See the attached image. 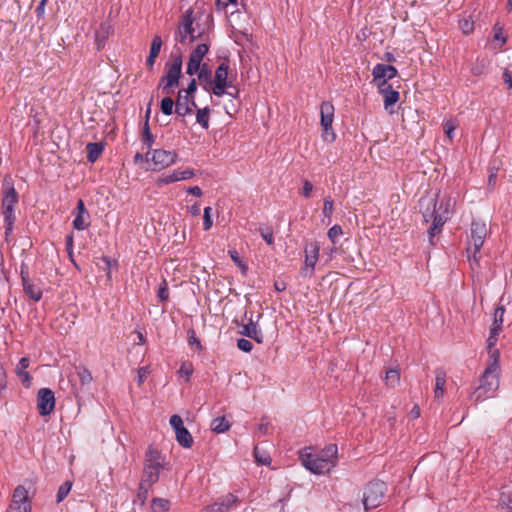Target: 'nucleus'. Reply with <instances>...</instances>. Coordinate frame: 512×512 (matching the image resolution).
I'll use <instances>...</instances> for the list:
<instances>
[{
	"label": "nucleus",
	"mask_w": 512,
	"mask_h": 512,
	"mask_svg": "<svg viewBox=\"0 0 512 512\" xmlns=\"http://www.w3.org/2000/svg\"><path fill=\"white\" fill-rule=\"evenodd\" d=\"M164 467V459L160 452L149 448L146 452L141 482L153 486L159 480L160 471L164 469Z\"/></svg>",
	"instance_id": "nucleus-1"
},
{
	"label": "nucleus",
	"mask_w": 512,
	"mask_h": 512,
	"mask_svg": "<svg viewBox=\"0 0 512 512\" xmlns=\"http://www.w3.org/2000/svg\"><path fill=\"white\" fill-rule=\"evenodd\" d=\"M489 233L487 224L481 220H474L471 224V234L467 253L469 261H473L476 265L479 264V257L477 254L482 248L484 241Z\"/></svg>",
	"instance_id": "nucleus-2"
},
{
	"label": "nucleus",
	"mask_w": 512,
	"mask_h": 512,
	"mask_svg": "<svg viewBox=\"0 0 512 512\" xmlns=\"http://www.w3.org/2000/svg\"><path fill=\"white\" fill-rule=\"evenodd\" d=\"M496 366L487 367L481 377L480 385L475 389L473 396L476 402L484 401L499 388V372Z\"/></svg>",
	"instance_id": "nucleus-3"
},
{
	"label": "nucleus",
	"mask_w": 512,
	"mask_h": 512,
	"mask_svg": "<svg viewBox=\"0 0 512 512\" xmlns=\"http://www.w3.org/2000/svg\"><path fill=\"white\" fill-rule=\"evenodd\" d=\"M18 203V193L16 192L12 179L6 176L3 181L2 190V215L4 220H9L11 223L12 218H16L14 214V207Z\"/></svg>",
	"instance_id": "nucleus-4"
},
{
	"label": "nucleus",
	"mask_w": 512,
	"mask_h": 512,
	"mask_svg": "<svg viewBox=\"0 0 512 512\" xmlns=\"http://www.w3.org/2000/svg\"><path fill=\"white\" fill-rule=\"evenodd\" d=\"M182 72V56L179 55L174 58L172 63L166 64V74L162 77L159 87L162 91L169 95L172 88L179 84V79Z\"/></svg>",
	"instance_id": "nucleus-5"
},
{
	"label": "nucleus",
	"mask_w": 512,
	"mask_h": 512,
	"mask_svg": "<svg viewBox=\"0 0 512 512\" xmlns=\"http://www.w3.org/2000/svg\"><path fill=\"white\" fill-rule=\"evenodd\" d=\"M386 484L383 481H371L365 488L363 494V505L365 510H370L378 507L385 495Z\"/></svg>",
	"instance_id": "nucleus-6"
},
{
	"label": "nucleus",
	"mask_w": 512,
	"mask_h": 512,
	"mask_svg": "<svg viewBox=\"0 0 512 512\" xmlns=\"http://www.w3.org/2000/svg\"><path fill=\"white\" fill-rule=\"evenodd\" d=\"M177 154L175 151H167L164 149H155L146 153L147 161H151L152 169L160 171L175 162Z\"/></svg>",
	"instance_id": "nucleus-7"
},
{
	"label": "nucleus",
	"mask_w": 512,
	"mask_h": 512,
	"mask_svg": "<svg viewBox=\"0 0 512 512\" xmlns=\"http://www.w3.org/2000/svg\"><path fill=\"white\" fill-rule=\"evenodd\" d=\"M321 126H322V137L327 142H333L336 135L332 129V123L334 119V106L331 102H323L321 104Z\"/></svg>",
	"instance_id": "nucleus-8"
},
{
	"label": "nucleus",
	"mask_w": 512,
	"mask_h": 512,
	"mask_svg": "<svg viewBox=\"0 0 512 512\" xmlns=\"http://www.w3.org/2000/svg\"><path fill=\"white\" fill-rule=\"evenodd\" d=\"M303 466L315 474H322L331 470V463L327 460L320 458L319 455H314L303 451L300 455Z\"/></svg>",
	"instance_id": "nucleus-9"
},
{
	"label": "nucleus",
	"mask_w": 512,
	"mask_h": 512,
	"mask_svg": "<svg viewBox=\"0 0 512 512\" xmlns=\"http://www.w3.org/2000/svg\"><path fill=\"white\" fill-rule=\"evenodd\" d=\"M193 10L188 9L181 17L180 23L176 31V40L184 43L190 36L191 41L195 40L194 28H193Z\"/></svg>",
	"instance_id": "nucleus-10"
},
{
	"label": "nucleus",
	"mask_w": 512,
	"mask_h": 512,
	"mask_svg": "<svg viewBox=\"0 0 512 512\" xmlns=\"http://www.w3.org/2000/svg\"><path fill=\"white\" fill-rule=\"evenodd\" d=\"M31 506L28 500V491L27 489L19 485L15 488L12 502L7 510V512H30Z\"/></svg>",
	"instance_id": "nucleus-11"
},
{
	"label": "nucleus",
	"mask_w": 512,
	"mask_h": 512,
	"mask_svg": "<svg viewBox=\"0 0 512 512\" xmlns=\"http://www.w3.org/2000/svg\"><path fill=\"white\" fill-rule=\"evenodd\" d=\"M424 220L426 222H429L432 220V226L430 227L428 233H429V241L433 245V238L435 235L439 234L441 232V228L443 224L445 223V218L442 217V214L439 213L436 210V203H434V207L432 210L428 207L426 210L422 211Z\"/></svg>",
	"instance_id": "nucleus-12"
},
{
	"label": "nucleus",
	"mask_w": 512,
	"mask_h": 512,
	"mask_svg": "<svg viewBox=\"0 0 512 512\" xmlns=\"http://www.w3.org/2000/svg\"><path fill=\"white\" fill-rule=\"evenodd\" d=\"M170 425L175 431L177 442L185 448H190L193 444V438L184 427L182 418L176 414L172 415L170 417Z\"/></svg>",
	"instance_id": "nucleus-13"
},
{
	"label": "nucleus",
	"mask_w": 512,
	"mask_h": 512,
	"mask_svg": "<svg viewBox=\"0 0 512 512\" xmlns=\"http://www.w3.org/2000/svg\"><path fill=\"white\" fill-rule=\"evenodd\" d=\"M228 70H229V65L225 62L221 63L216 71H215V76H214V80L212 81L213 84H212V93L218 97H221L222 95H224L225 93V90L228 86L227 84V79H228Z\"/></svg>",
	"instance_id": "nucleus-14"
},
{
	"label": "nucleus",
	"mask_w": 512,
	"mask_h": 512,
	"mask_svg": "<svg viewBox=\"0 0 512 512\" xmlns=\"http://www.w3.org/2000/svg\"><path fill=\"white\" fill-rule=\"evenodd\" d=\"M37 407L42 416L49 415L55 407V396L51 389L42 388L37 394Z\"/></svg>",
	"instance_id": "nucleus-15"
},
{
	"label": "nucleus",
	"mask_w": 512,
	"mask_h": 512,
	"mask_svg": "<svg viewBox=\"0 0 512 512\" xmlns=\"http://www.w3.org/2000/svg\"><path fill=\"white\" fill-rule=\"evenodd\" d=\"M319 245L316 242H311L305 247V263L302 268L303 276H311L313 274L315 265L319 257Z\"/></svg>",
	"instance_id": "nucleus-16"
},
{
	"label": "nucleus",
	"mask_w": 512,
	"mask_h": 512,
	"mask_svg": "<svg viewBox=\"0 0 512 512\" xmlns=\"http://www.w3.org/2000/svg\"><path fill=\"white\" fill-rule=\"evenodd\" d=\"M194 96L187 95L179 90L177 99L175 101V112L181 117L191 114L193 109L196 108Z\"/></svg>",
	"instance_id": "nucleus-17"
},
{
	"label": "nucleus",
	"mask_w": 512,
	"mask_h": 512,
	"mask_svg": "<svg viewBox=\"0 0 512 512\" xmlns=\"http://www.w3.org/2000/svg\"><path fill=\"white\" fill-rule=\"evenodd\" d=\"M378 89L384 97V107L388 109L390 106L396 104L399 100V92L394 90L386 80L378 82Z\"/></svg>",
	"instance_id": "nucleus-18"
},
{
	"label": "nucleus",
	"mask_w": 512,
	"mask_h": 512,
	"mask_svg": "<svg viewBox=\"0 0 512 512\" xmlns=\"http://www.w3.org/2000/svg\"><path fill=\"white\" fill-rule=\"evenodd\" d=\"M372 75L375 81H387L397 75V69L392 65L377 64L372 70Z\"/></svg>",
	"instance_id": "nucleus-19"
},
{
	"label": "nucleus",
	"mask_w": 512,
	"mask_h": 512,
	"mask_svg": "<svg viewBox=\"0 0 512 512\" xmlns=\"http://www.w3.org/2000/svg\"><path fill=\"white\" fill-rule=\"evenodd\" d=\"M21 279L23 283L24 292L34 301H39L42 297V291L39 287L32 284L28 278V273L23 269L21 270Z\"/></svg>",
	"instance_id": "nucleus-20"
},
{
	"label": "nucleus",
	"mask_w": 512,
	"mask_h": 512,
	"mask_svg": "<svg viewBox=\"0 0 512 512\" xmlns=\"http://www.w3.org/2000/svg\"><path fill=\"white\" fill-rule=\"evenodd\" d=\"M434 203L437 204L436 200L433 199V198H424L420 201V206H421V209H423V206L424 204H427V208ZM453 206V202L450 198H447V199H442L440 201V204H439V207L436 206V210L442 214V217L445 218V220L447 219V215L450 213V210Z\"/></svg>",
	"instance_id": "nucleus-21"
},
{
	"label": "nucleus",
	"mask_w": 512,
	"mask_h": 512,
	"mask_svg": "<svg viewBox=\"0 0 512 512\" xmlns=\"http://www.w3.org/2000/svg\"><path fill=\"white\" fill-rule=\"evenodd\" d=\"M111 33L112 27L109 22H103L100 24L95 33V42L98 49H101L104 46Z\"/></svg>",
	"instance_id": "nucleus-22"
},
{
	"label": "nucleus",
	"mask_w": 512,
	"mask_h": 512,
	"mask_svg": "<svg viewBox=\"0 0 512 512\" xmlns=\"http://www.w3.org/2000/svg\"><path fill=\"white\" fill-rule=\"evenodd\" d=\"M198 76V80L200 85L206 90L210 91L212 89V71L207 64H203L202 68L196 73Z\"/></svg>",
	"instance_id": "nucleus-23"
},
{
	"label": "nucleus",
	"mask_w": 512,
	"mask_h": 512,
	"mask_svg": "<svg viewBox=\"0 0 512 512\" xmlns=\"http://www.w3.org/2000/svg\"><path fill=\"white\" fill-rule=\"evenodd\" d=\"M29 367V360L26 357H23L20 359L17 367H16V374L20 377L21 382L26 386H30L31 382V376L28 372L25 370Z\"/></svg>",
	"instance_id": "nucleus-24"
},
{
	"label": "nucleus",
	"mask_w": 512,
	"mask_h": 512,
	"mask_svg": "<svg viewBox=\"0 0 512 512\" xmlns=\"http://www.w3.org/2000/svg\"><path fill=\"white\" fill-rule=\"evenodd\" d=\"M242 335L250 337L254 339L258 343H262V334L257 329L256 324L250 319L249 323L243 326V329L240 332Z\"/></svg>",
	"instance_id": "nucleus-25"
},
{
	"label": "nucleus",
	"mask_w": 512,
	"mask_h": 512,
	"mask_svg": "<svg viewBox=\"0 0 512 512\" xmlns=\"http://www.w3.org/2000/svg\"><path fill=\"white\" fill-rule=\"evenodd\" d=\"M337 452H338L337 446L335 444H330L321 451V454L319 456H320V458L330 462L331 469H332L336 465Z\"/></svg>",
	"instance_id": "nucleus-26"
},
{
	"label": "nucleus",
	"mask_w": 512,
	"mask_h": 512,
	"mask_svg": "<svg viewBox=\"0 0 512 512\" xmlns=\"http://www.w3.org/2000/svg\"><path fill=\"white\" fill-rule=\"evenodd\" d=\"M87 159L90 162H95L103 151V145L101 143L91 142L87 144Z\"/></svg>",
	"instance_id": "nucleus-27"
},
{
	"label": "nucleus",
	"mask_w": 512,
	"mask_h": 512,
	"mask_svg": "<svg viewBox=\"0 0 512 512\" xmlns=\"http://www.w3.org/2000/svg\"><path fill=\"white\" fill-rule=\"evenodd\" d=\"M385 383L389 388H395L400 383V372L398 369H389L386 371Z\"/></svg>",
	"instance_id": "nucleus-28"
},
{
	"label": "nucleus",
	"mask_w": 512,
	"mask_h": 512,
	"mask_svg": "<svg viewBox=\"0 0 512 512\" xmlns=\"http://www.w3.org/2000/svg\"><path fill=\"white\" fill-rule=\"evenodd\" d=\"M229 428L230 423L226 420L225 417H217L211 423V429L216 433H224L228 431Z\"/></svg>",
	"instance_id": "nucleus-29"
},
{
	"label": "nucleus",
	"mask_w": 512,
	"mask_h": 512,
	"mask_svg": "<svg viewBox=\"0 0 512 512\" xmlns=\"http://www.w3.org/2000/svg\"><path fill=\"white\" fill-rule=\"evenodd\" d=\"M210 111L209 107L197 110L196 120L204 129H208L209 127Z\"/></svg>",
	"instance_id": "nucleus-30"
},
{
	"label": "nucleus",
	"mask_w": 512,
	"mask_h": 512,
	"mask_svg": "<svg viewBox=\"0 0 512 512\" xmlns=\"http://www.w3.org/2000/svg\"><path fill=\"white\" fill-rule=\"evenodd\" d=\"M151 508L153 512H167L170 508V501L164 498H154Z\"/></svg>",
	"instance_id": "nucleus-31"
},
{
	"label": "nucleus",
	"mask_w": 512,
	"mask_h": 512,
	"mask_svg": "<svg viewBox=\"0 0 512 512\" xmlns=\"http://www.w3.org/2000/svg\"><path fill=\"white\" fill-rule=\"evenodd\" d=\"M504 313L505 308L503 306H499L494 311V319L491 329H496V331H501V326L504 321Z\"/></svg>",
	"instance_id": "nucleus-32"
},
{
	"label": "nucleus",
	"mask_w": 512,
	"mask_h": 512,
	"mask_svg": "<svg viewBox=\"0 0 512 512\" xmlns=\"http://www.w3.org/2000/svg\"><path fill=\"white\" fill-rule=\"evenodd\" d=\"M499 505L507 511L512 510V489L508 491H502L499 497Z\"/></svg>",
	"instance_id": "nucleus-33"
},
{
	"label": "nucleus",
	"mask_w": 512,
	"mask_h": 512,
	"mask_svg": "<svg viewBox=\"0 0 512 512\" xmlns=\"http://www.w3.org/2000/svg\"><path fill=\"white\" fill-rule=\"evenodd\" d=\"M202 62L197 60L196 58L189 56V61L186 68V73L190 76L196 74L200 68H202Z\"/></svg>",
	"instance_id": "nucleus-34"
},
{
	"label": "nucleus",
	"mask_w": 512,
	"mask_h": 512,
	"mask_svg": "<svg viewBox=\"0 0 512 512\" xmlns=\"http://www.w3.org/2000/svg\"><path fill=\"white\" fill-rule=\"evenodd\" d=\"M209 46L206 43L199 44L190 53V55L199 61H203L204 56L208 53Z\"/></svg>",
	"instance_id": "nucleus-35"
},
{
	"label": "nucleus",
	"mask_w": 512,
	"mask_h": 512,
	"mask_svg": "<svg viewBox=\"0 0 512 512\" xmlns=\"http://www.w3.org/2000/svg\"><path fill=\"white\" fill-rule=\"evenodd\" d=\"M175 106V102L171 97H164L160 104V109L163 114L171 115L173 113V108Z\"/></svg>",
	"instance_id": "nucleus-36"
},
{
	"label": "nucleus",
	"mask_w": 512,
	"mask_h": 512,
	"mask_svg": "<svg viewBox=\"0 0 512 512\" xmlns=\"http://www.w3.org/2000/svg\"><path fill=\"white\" fill-rule=\"evenodd\" d=\"M88 218L89 217H87L86 214L77 213L73 221V227L77 230H85L89 226V223L87 222Z\"/></svg>",
	"instance_id": "nucleus-37"
},
{
	"label": "nucleus",
	"mask_w": 512,
	"mask_h": 512,
	"mask_svg": "<svg viewBox=\"0 0 512 512\" xmlns=\"http://www.w3.org/2000/svg\"><path fill=\"white\" fill-rule=\"evenodd\" d=\"M435 389H444L446 384V372L443 369H437L435 371Z\"/></svg>",
	"instance_id": "nucleus-38"
},
{
	"label": "nucleus",
	"mask_w": 512,
	"mask_h": 512,
	"mask_svg": "<svg viewBox=\"0 0 512 512\" xmlns=\"http://www.w3.org/2000/svg\"><path fill=\"white\" fill-rule=\"evenodd\" d=\"M72 487V483L70 481L64 482L58 489L57 493V502L60 503L64 500V498L68 495Z\"/></svg>",
	"instance_id": "nucleus-39"
},
{
	"label": "nucleus",
	"mask_w": 512,
	"mask_h": 512,
	"mask_svg": "<svg viewBox=\"0 0 512 512\" xmlns=\"http://www.w3.org/2000/svg\"><path fill=\"white\" fill-rule=\"evenodd\" d=\"M151 487H152L151 485H148V484L143 483V482L140 481L139 489H138V493H137V498L139 499L141 504L145 503V501H146V499L148 497L149 489Z\"/></svg>",
	"instance_id": "nucleus-40"
},
{
	"label": "nucleus",
	"mask_w": 512,
	"mask_h": 512,
	"mask_svg": "<svg viewBox=\"0 0 512 512\" xmlns=\"http://www.w3.org/2000/svg\"><path fill=\"white\" fill-rule=\"evenodd\" d=\"M161 46H162L161 37L158 35L154 36L152 43H151L149 54L152 55V57H158L160 50H161Z\"/></svg>",
	"instance_id": "nucleus-41"
},
{
	"label": "nucleus",
	"mask_w": 512,
	"mask_h": 512,
	"mask_svg": "<svg viewBox=\"0 0 512 512\" xmlns=\"http://www.w3.org/2000/svg\"><path fill=\"white\" fill-rule=\"evenodd\" d=\"M143 142L148 148H151L154 142V136L150 131L149 124L147 123V121H145L143 127Z\"/></svg>",
	"instance_id": "nucleus-42"
},
{
	"label": "nucleus",
	"mask_w": 512,
	"mask_h": 512,
	"mask_svg": "<svg viewBox=\"0 0 512 512\" xmlns=\"http://www.w3.org/2000/svg\"><path fill=\"white\" fill-rule=\"evenodd\" d=\"M157 296L160 301H167L169 298V291H168V284L165 279H163L162 283L160 284L158 288Z\"/></svg>",
	"instance_id": "nucleus-43"
},
{
	"label": "nucleus",
	"mask_w": 512,
	"mask_h": 512,
	"mask_svg": "<svg viewBox=\"0 0 512 512\" xmlns=\"http://www.w3.org/2000/svg\"><path fill=\"white\" fill-rule=\"evenodd\" d=\"M459 27L464 34H470L474 29V22L470 19H463L459 22Z\"/></svg>",
	"instance_id": "nucleus-44"
},
{
	"label": "nucleus",
	"mask_w": 512,
	"mask_h": 512,
	"mask_svg": "<svg viewBox=\"0 0 512 512\" xmlns=\"http://www.w3.org/2000/svg\"><path fill=\"white\" fill-rule=\"evenodd\" d=\"M179 175H180V171L179 170H174L172 173L162 177L160 179V183L169 184V183H172V182L179 181V180H181Z\"/></svg>",
	"instance_id": "nucleus-45"
},
{
	"label": "nucleus",
	"mask_w": 512,
	"mask_h": 512,
	"mask_svg": "<svg viewBox=\"0 0 512 512\" xmlns=\"http://www.w3.org/2000/svg\"><path fill=\"white\" fill-rule=\"evenodd\" d=\"M343 233L342 228L339 225H334L328 231V237L333 242L336 243L339 236Z\"/></svg>",
	"instance_id": "nucleus-46"
},
{
	"label": "nucleus",
	"mask_w": 512,
	"mask_h": 512,
	"mask_svg": "<svg viewBox=\"0 0 512 512\" xmlns=\"http://www.w3.org/2000/svg\"><path fill=\"white\" fill-rule=\"evenodd\" d=\"M211 207L204 208V215H203V224H204V230L208 231L212 227V219H211Z\"/></svg>",
	"instance_id": "nucleus-47"
},
{
	"label": "nucleus",
	"mask_w": 512,
	"mask_h": 512,
	"mask_svg": "<svg viewBox=\"0 0 512 512\" xmlns=\"http://www.w3.org/2000/svg\"><path fill=\"white\" fill-rule=\"evenodd\" d=\"M333 200L330 197L324 199L323 214L325 217L330 218L333 213Z\"/></svg>",
	"instance_id": "nucleus-48"
},
{
	"label": "nucleus",
	"mask_w": 512,
	"mask_h": 512,
	"mask_svg": "<svg viewBox=\"0 0 512 512\" xmlns=\"http://www.w3.org/2000/svg\"><path fill=\"white\" fill-rule=\"evenodd\" d=\"M254 455H255L256 461L262 465H269L271 462L270 457L268 455H266L265 453L260 454L257 447H255V449H254Z\"/></svg>",
	"instance_id": "nucleus-49"
},
{
	"label": "nucleus",
	"mask_w": 512,
	"mask_h": 512,
	"mask_svg": "<svg viewBox=\"0 0 512 512\" xmlns=\"http://www.w3.org/2000/svg\"><path fill=\"white\" fill-rule=\"evenodd\" d=\"M178 373L182 376H186V381H189L190 376L193 373V366L191 363H183L178 371Z\"/></svg>",
	"instance_id": "nucleus-50"
},
{
	"label": "nucleus",
	"mask_w": 512,
	"mask_h": 512,
	"mask_svg": "<svg viewBox=\"0 0 512 512\" xmlns=\"http://www.w3.org/2000/svg\"><path fill=\"white\" fill-rule=\"evenodd\" d=\"M499 357H500L499 351L491 349V351H490L491 363H490V365L488 367H493L495 365L496 366V368H495L496 372L500 371Z\"/></svg>",
	"instance_id": "nucleus-51"
},
{
	"label": "nucleus",
	"mask_w": 512,
	"mask_h": 512,
	"mask_svg": "<svg viewBox=\"0 0 512 512\" xmlns=\"http://www.w3.org/2000/svg\"><path fill=\"white\" fill-rule=\"evenodd\" d=\"M150 370L148 366L140 367L137 371V382L139 385H142L149 375Z\"/></svg>",
	"instance_id": "nucleus-52"
},
{
	"label": "nucleus",
	"mask_w": 512,
	"mask_h": 512,
	"mask_svg": "<svg viewBox=\"0 0 512 512\" xmlns=\"http://www.w3.org/2000/svg\"><path fill=\"white\" fill-rule=\"evenodd\" d=\"M499 332L500 331H496V329H490V335L487 340V348L489 351L496 345Z\"/></svg>",
	"instance_id": "nucleus-53"
},
{
	"label": "nucleus",
	"mask_w": 512,
	"mask_h": 512,
	"mask_svg": "<svg viewBox=\"0 0 512 512\" xmlns=\"http://www.w3.org/2000/svg\"><path fill=\"white\" fill-rule=\"evenodd\" d=\"M237 347L243 352H250L253 348V345L249 340L241 338L237 341Z\"/></svg>",
	"instance_id": "nucleus-54"
},
{
	"label": "nucleus",
	"mask_w": 512,
	"mask_h": 512,
	"mask_svg": "<svg viewBox=\"0 0 512 512\" xmlns=\"http://www.w3.org/2000/svg\"><path fill=\"white\" fill-rule=\"evenodd\" d=\"M229 255L231 259L234 261V263L241 267L243 272L247 270V266L242 262L236 250H230Z\"/></svg>",
	"instance_id": "nucleus-55"
},
{
	"label": "nucleus",
	"mask_w": 512,
	"mask_h": 512,
	"mask_svg": "<svg viewBox=\"0 0 512 512\" xmlns=\"http://www.w3.org/2000/svg\"><path fill=\"white\" fill-rule=\"evenodd\" d=\"M455 129H456V124L452 120L447 121L444 125L445 134L447 135V137L450 140L453 139V132Z\"/></svg>",
	"instance_id": "nucleus-56"
},
{
	"label": "nucleus",
	"mask_w": 512,
	"mask_h": 512,
	"mask_svg": "<svg viewBox=\"0 0 512 512\" xmlns=\"http://www.w3.org/2000/svg\"><path fill=\"white\" fill-rule=\"evenodd\" d=\"M189 334V338H188V341H189V344L190 345H195L197 349L201 350L202 349V345H201V342L200 340L196 337V333L194 330H190L188 332Z\"/></svg>",
	"instance_id": "nucleus-57"
},
{
	"label": "nucleus",
	"mask_w": 512,
	"mask_h": 512,
	"mask_svg": "<svg viewBox=\"0 0 512 512\" xmlns=\"http://www.w3.org/2000/svg\"><path fill=\"white\" fill-rule=\"evenodd\" d=\"M494 39L497 41H501V46L506 43V37L503 36L502 27H498V25L494 26Z\"/></svg>",
	"instance_id": "nucleus-58"
},
{
	"label": "nucleus",
	"mask_w": 512,
	"mask_h": 512,
	"mask_svg": "<svg viewBox=\"0 0 512 512\" xmlns=\"http://www.w3.org/2000/svg\"><path fill=\"white\" fill-rule=\"evenodd\" d=\"M196 90H197V82H196V79L193 78L189 82L188 87L186 89H182L181 91L187 95L194 96Z\"/></svg>",
	"instance_id": "nucleus-59"
},
{
	"label": "nucleus",
	"mask_w": 512,
	"mask_h": 512,
	"mask_svg": "<svg viewBox=\"0 0 512 512\" xmlns=\"http://www.w3.org/2000/svg\"><path fill=\"white\" fill-rule=\"evenodd\" d=\"M261 236L262 238L266 241V243L268 245H272L273 244V231L272 229H267V230H261Z\"/></svg>",
	"instance_id": "nucleus-60"
},
{
	"label": "nucleus",
	"mask_w": 512,
	"mask_h": 512,
	"mask_svg": "<svg viewBox=\"0 0 512 512\" xmlns=\"http://www.w3.org/2000/svg\"><path fill=\"white\" fill-rule=\"evenodd\" d=\"M312 190H313L312 183L310 181H308V180H304V182H303V189H302V195L305 198H309L310 195H311Z\"/></svg>",
	"instance_id": "nucleus-61"
},
{
	"label": "nucleus",
	"mask_w": 512,
	"mask_h": 512,
	"mask_svg": "<svg viewBox=\"0 0 512 512\" xmlns=\"http://www.w3.org/2000/svg\"><path fill=\"white\" fill-rule=\"evenodd\" d=\"M6 371L0 364V392L6 388Z\"/></svg>",
	"instance_id": "nucleus-62"
},
{
	"label": "nucleus",
	"mask_w": 512,
	"mask_h": 512,
	"mask_svg": "<svg viewBox=\"0 0 512 512\" xmlns=\"http://www.w3.org/2000/svg\"><path fill=\"white\" fill-rule=\"evenodd\" d=\"M503 80L507 85V88L512 89V76L507 69L503 72Z\"/></svg>",
	"instance_id": "nucleus-63"
},
{
	"label": "nucleus",
	"mask_w": 512,
	"mask_h": 512,
	"mask_svg": "<svg viewBox=\"0 0 512 512\" xmlns=\"http://www.w3.org/2000/svg\"><path fill=\"white\" fill-rule=\"evenodd\" d=\"M82 383H89L92 380L91 373L88 370H83L79 373Z\"/></svg>",
	"instance_id": "nucleus-64"
}]
</instances>
